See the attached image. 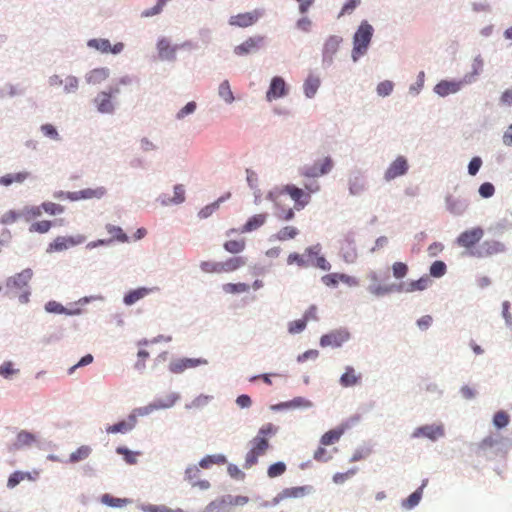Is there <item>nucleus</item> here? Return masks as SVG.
Returning a JSON list of instances; mask_svg holds the SVG:
<instances>
[{
  "label": "nucleus",
  "instance_id": "obj_1",
  "mask_svg": "<svg viewBox=\"0 0 512 512\" xmlns=\"http://www.w3.org/2000/svg\"><path fill=\"white\" fill-rule=\"evenodd\" d=\"M320 190V183L317 180H310L309 182H305L304 188H300L294 184L284 185L278 192H269L267 199L276 202L279 195H289L294 202V209L300 211L311 202L312 194L318 193Z\"/></svg>",
  "mask_w": 512,
  "mask_h": 512
},
{
  "label": "nucleus",
  "instance_id": "obj_2",
  "mask_svg": "<svg viewBox=\"0 0 512 512\" xmlns=\"http://www.w3.org/2000/svg\"><path fill=\"white\" fill-rule=\"evenodd\" d=\"M373 34V28L370 24L367 22L361 23L358 30L356 31L354 37H353V51H352V57L354 61H357V59L364 55L367 51L368 45L371 41Z\"/></svg>",
  "mask_w": 512,
  "mask_h": 512
},
{
  "label": "nucleus",
  "instance_id": "obj_3",
  "mask_svg": "<svg viewBox=\"0 0 512 512\" xmlns=\"http://www.w3.org/2000/svg\"><path fill=\"white\" fill-rule=\"evenodd\" d=\"M334 166L331 157L326 156L321 160L316 161L313 165L304 166L300 170V176L306 179L316 180V178L328 174Z\"/></svg>",
  "mask_w": 512,
  "mask_h": 512
},
{
  "label": "nucleus",
  "instance_id": "obj_4",
  "mask_svg": "<svg viewBox=\"0 0 512 512\" xmlns=\"http://www.w3.org/2000/svg\"><path fill=\"white\" fill-rule=\"evenodd\" d=\"M269 448L268 438L263 436H255L251 440V449L245 457V468H251L258 461V457L264 455Z\"/></svg>",
  "mask_w": 512,
  "mask_h": 512
},
{
  "label": "nucleus",
  "instance_id": "obj_5",
  "mask_svg": "<svg viewBox=\"0 0 512 512\" xmlns=\"http://www.w3.org/2000/svg\"><path fill=\"white\" fill-rule=\"evenodd\" d=\"M313 492L311 485L284 488L273 499L272 504L278 505L288 499L303 498Z\"/></svg>",
  "mask_w": 512,
  "mask_h": 512
},
{
  "label": "nucleus",
  "instance_id": "obj_6",
  "mask_svg": "<svg viewBox=\"0 0 512 512\" xmlns=\"http://www.w3.org/2000/svg\"><path fill=\"white\" fill-rule=\"evenodd\" d=\"M85 240V236L80 234L76 236H58L48 245L47 252L52 253L64 251L84 243Z\"/></svg>",
  "mask_w": 512,
  "mask_h": 512
},
{
  "label": "nucleus",
  "instance_id": "obj_7",
  "mask_svg": "<svg viewBox=\"0 0 512 512\" xmlns=\"http://www.w3.org/2000/svg\"><path fill=\"white\" fill-rule=\"evenodd\" d=\"M265 37L255 35L247 38L244 42L234 47V54L237 56H246L257 52L264 44Z\"/></svg>",
  "mask_w": 512,
  "mask_h": 512
},
{
  "label": "nucleus",
  "instance_id": "obj_8",
  "mask_svg": "<svg viewBox=\"0 0 512 512\" xmlns=\"http://www.w3.org/2000/svg\"><path fill=\"white\" fill-rule=\"evenodd\" d=\"M472 82L473 77L470 76H464L461 81L442 80L435 86L434 91L439 96L445 97L449 94L458 92L464 84H469Z\"/></svg>",
  "mask_w": 512,
  "mask_h": 512
},
{
  "label": "nucleus",
  "instance_id": "obj_9",
  "mask_svg": "<svg viewBox=\"0 0 512 512\" xmlns=\"http://www.w3.org/2000/svg\"><path fill=\"white\" fill-rule=\"evenodd\" d=\"M484 236V230L481 227H474L465 230L456 239L458 246L470 249L477 244Z\"/></svg>",
  "mask_w": 512,
  "mask_h": 512
},
{
  "label": "nucleus",
  "instance_id": "obj_10",
  "mask_svg": "<svg viewBox=\"0 0 512 512\" xmlns=\"http://www.w3.org/2000/svg\"><path fill=\"white\" fill-rule=\"evenodd\" d=\"M32 275L33 273L31 269H24L20 273L12 277H9L6 280L7 289L11 291H22L28 286V283L30 282Z\"/></svg>",
  "mask_w": 512,
  "mask_h": 512
},
{
  "label": "nucleus",
  "instance_id": "obj_11",
  "mask_svg": "<svg viewBox=\"0 0 512 512\" xmlns=\"http://www.w3.org/2000/svg\"><path fill=\"white\" fill-rule=\"evenodd\" d=\"M288 94V88L284 79L280 76L272 78L269 89L266 93L267 101L271 102L275 99L284 97Z\"/></svg>",
  "mask_w": 512,
  "mask_h": 512
},
{
  "label": "nucleus",
  "instance_id": "obj_12",
  "mask_svg": "<svg viewBox=\"0 0 512 512\" xmlns=\"http://www.w3.org/2000/svg\"><path fill=\"white\" fill-rule=\"evenodd\" d=\"M505 246L503 243L496 240L484 241L480 247L471 254L477 257H489L504 252Z\"/></svg>",
  "mask_w": 512,
  "mask_h": 512
},
{
  "label": "nucleus",
  "instance_id": "obj_13",
  "mask_svg": "<svg viewBox=\"0 0 512 512\" xmlns=\"http://www.w3.org/2000/svg\"><path fill=\"white\" fill-rule=\"evenodd\" d=\"M262 13L259 10H253L251 12L240 13L230 17L229 24L232 26L246 28L252 26L258 21Z\"/></svg>",
  "mask_w": 512,
  "mask_h": 512
},
{
  "label": "nucleus",
  "instance_id": "obj_14",
  "mask_svg": "<svg viewBox=\"0 0 512 512\" xmlns=\"http://www.w3.org/2000/svg\"><path fill=\"white\" fill-rule=\"evenodd\" d=\"M350 335L345 330H335L328 334H325L320 339V345L322 347H340L344 342L349 339Z\"/></svg>",
  "mask_w": 512,
  "mask_h": 512
},
{
  "label": "nucleus",
  "instance_id": "obj_15",
  "mask_svg": "<svg viewBox=\"0 0 512 512\" xmlns=\"http://www.w3.org/2000/svg\"><path fill=\"white\" fill-rule=\"evenodd\" d=\"M106 194L104 187L86 188L80 191L67 194V199L70 201H78L84 199H100Z\"/></svg>",
  "mask_w": 512,
  "mask_h": 512
},
{
  "label": "nucleus",
  "instance_id": "obj_16",
  "mask_svg": "<svg viewBox=\"0 0 512 512\" xmlns=\"http://www.w3.org/2000/svg\"><path fill=\"white\" fill-rule=\"evenodd\" d=\"M444 436V427L443 425H425L418 427L414 430L412 437H426L432 441L437 440L440 437Z\"/></svg>",
  "mask_w": 512,
  "mask_h": 512
},
{
  "label": "nucleus",
  "instance_id": "obj_17",
  "mask_svg": "<svg viewBox=\"0 0 512 512\" xmlns=\"http://www.w3.org/2000/svg\"><path fill=\"white\" fill-rule=\"evenodd\" d=\"M408 170L407 160L403 156L397 157L387 168L384 178L391 181L396 177L404 175Z\"/></svg>",
  "mask_w": 512,
  "mask_h": 512
},
{
  "label": "nucleus",
  "instance_id": "obj_18",
  "mask_svg": "<svg viewBox=\"0 0 512 512\" xmlns=\"http://www.w3.org/2000/svg\"><path fill=\"white\" fill-rule=\"evenodd\" d=\"M367 278L370 281L368 290L371 294L375 296H384L393 291V286L380 284V277L377 272L370 271L367 275Z\"/></svg>",
  "mask_w": 512,
  "mask_h": 512
},
{
  "label": "nucleus",
  "instance_id": "obj_19",
  "mask_svg": "<svg viewBox=\"0 0 512 512\" xmlns=\"http://www.w3.org/2000/svg\"><path fill=\"white\" fill-rule=\"evenodd\" d=\"M87 45L90 48H94L102 53H112V54H118L124 48V45L121 42L116 43L115 45L112 46L108 39H91L88 41Z\"/></svg>",
  "mask_w": 512,
  "mask_h": 512
},
{
  "label": "nucleus",
  "instance_id": "obj_20",
  "mask_svg": "<svg viewBox=\"0 0 512 512\" xmlns=\"http://www.w3.org/2000/svg\"><path fill=\"white\" fill-rule=\"evenodd\" d=\"M118 92V88L112 89L110 92H100L94 100L98 111L101 113H112L114 111V105L112 103V94Z\"/></svg>",
  "mask_w": 512,
  "mask_h": 512
},
{
  "label": "nucleus",
  "instance_id": "obj_21",
  "mask_svg": "<svg viewBox=\"0 0 512 512\" xmlns=\"http://www.w3.org/2000/svg\"><path fill=\"white\" fill-rule=\"evenodd\" d=\"M500 441V436L488 435L477 444L476 453L480 456H486L500 443Z\"/></svg>",
  "mask_w": 512,
  "mask_h": 512
},
{
  "label": "nucleus",
  "instance_id": "obj_22",
  "mask_svg": "<svg viewBox=\"0 0 512 512\" xmlns=\"http://www.w3.org/2000/svg\"><path fill=\"white\" fill-rule=\"evenodd\" d=\"M347 429L348 424H342L324 433L320 439L321 445L328 446L338 442Z\"/></svg>",
  "mask_w": 512,
  "mask_h": 512
},
{
  "label": "nucleus",
  "instance_id": "obj_23",
  "mask_svg": "<svg viewBox=\"0 0 512 512\" xmlns=\"http://www.w3.org/2000/svg\"><path fill=\"white\" fill-rule=\"evenodd\" d=\"M136 425L135 415H129L127 420L120 421L114 425H110L106 428V432L109 434L115 433H126L132 430Z\"/></svg>",
  "mask_w": 512,
  "mask_h": 512
},
{
  "label": "nucleus",
  "instance_id": "obj_24",
  "mask_svg": "<svg viewBox=\"0 0 512 512\" xmlns=\"http://www.w3.org/2000/svg\"><path fill=\"white\" fill-rule=\"evenodd\" d=\"M319 252V246L308 247L305 250V254H307L309 257H315V262H313L314 266L321 270L329 271L331 269V264L326 260L324 256L319 255Z\"/></svg>",
  "mask_w": 512,
  "mask_h": 512
},
{
  "label": "nucleus",
  "instance_id": "obj_25",
  "mask_svg": "<svg viewBox=\"0 0 512 512\" xmlns=\"http://www.w3.org/2000/svg\"><path fill=\"white\" fill-rule=\"evenodd\" d=\"M267 217H268V215L266 213H260V214L253 215L243 225L240 232L248 233V232L257 230L258 228H260L262 225L265 224Z\"/></svg>",
  "mask_w": 512,
  "mask_h": 512
},
{
  "label": "nucleus",
  "instance_id": "obj_26",
  "mask_svg": "<svg viewBox=\"0 0 512 512\" xmlns=\"http://www.w3.org/2000/svg\"><path fill=\"white\" fill-rule=\"evenodd\" d=\"M159 57L163 60H173L177 47L171 46L166 38H162L157 43Z\"/></svg>",
  "mask_w": 512,
  "mask_h": 512
},
{
  "label": "nucleus",
  "instance_id": "obj_27",
  "mask_svg": "<svg viewBox=\"0 0 512 512\" xmlns=\"http://www.w3.org/2000/svg\"><path fill=\"white\" fill-rule=\"evenodd\" d=\"M30 177V173L27 171H21L17 173H9L0 177V185L10 186L14 183L21 184Z\"/></svg>",
  "mask_w": 512,
  "mask_h": 512
},
{
  "label": "nucleus",
  "instance_id": "obj_28",
  "mask_svg": "<svg viewBox=\"0 0 512 512\" xmlns=\"http://www.w3.org/2000/svg\"><path fill=\"white\" fill-rule=\"evenodd\" d=\"M109 74L108 68H95L86 75V81L89 84L97 85L104 82L109 77Z\"/></svg>",
  "mask_w": 512,
  "mask_h": 512
},
{
  "label": "nucleus",
  "instance_id": "obj_29",
  "mask_svg": "<svg viewBox=\"0 0 512 512\" xmlns=\"http://www.w3.org/2000/svg\"><path fill=\"white\" fill-rule=\"evenodd\" d=\"M360 379L361 375L357 374L353 367L347 366L345 372L340 377V384L343 387H351L357 385Z\"/></svg>",
  "mask_w": 512,
  "mask_h": 512
},
{
  "label": "nucleus",
  "instance_id": "obj_30",
  "mask_svg": "<svg viewBox=\"0 0 512 512\" xmlns=\"http://www.w3.org/2000/svg\"><path fill=\"white\" fill-rule=\"evenodd\" d=\"M246 258L242 256H235L221 262L222 273L233 272L246 265Z\"/></svg>",
  "mask_w": 512,
  "mask_h": 512
},
{
  "label": "nucleus",
  "instance_id": "obj_31",
  "mask_svg": "<svg viewBox=\"0 0 512 512\" xmlns=\"http://www.w3.org/2000/svg\"><path fill=\"white\" fill-rule=\"evenodd\" d=\"M430 278L428 276H423L418 280L410 281L409 283L401 286V290L405 292H415V291H423L430 284Z\"/></svg>",
  "mask_w": 512,
  "mask_h": 512
},
{
  "label": "nucleus",
  "instance_id": "obj_32",
  "mask_svg": "<svg viewBox=\"0 0 512 512\" xmlns=\"http://www.w3.org/2000/svg\"><path fill=\"white\" fill-rule=\"evenodd\" d=\"M151 291V289L145 287L131 290L124 296V303L126 305H133L140 299H143L145 296H147Z\"/></svg>",
  "mask_w": 512,
  "mask_h": 512
},
{
  "label": "nucleus",
  "instance_id": "obj_33",
  "mask_svg": "<svg viewBox=\"0 0 512 512\" xmlns=\"http://www.w3.org/2000/svg\"><path fill=\"white\" fill-rule=\"evenodd\" d=\"M320 86V79L317 76L310 75L305 80L303 89L304 93L308 98H312Z\"/></svg>",
  "mask_w": 512,
  "mask_h": 512
},
{
  "label": "nucleus",
  "instance_id": "obj_34",
  "mask_svg": "<svg viewBox=\"0 0 512 512\" xmlns=\"http://www.w3.org/2000/svg\"><path fill=\"white\" fill-rule=\"evenodd\" d=\"M365 189L363 176L355 174L349 178V191L351 195H358Z\"/></svg>",
  "mask_w": 512,
  "mask_h": 512
},
{
  "label": "nucleus",
  "instance_id": "obj_35",
  "mask_svg": "<svg viewBox=\"0 0 512 512\" xmlns=\"http://www.w3.org/2000/svg\"><path fill=\"white\" fill-rule=\"evenodd\" d=\"M185 200V189L183 185L178 184L174 186V197L173 198H161L162 205H169V204H180L184 202Z\"/></svg>",
  "mask_w": 512,
  "mask_h": 512
},
{
  "label": "nucleus",
  "instance_id": "obj_36",
  "mask_svg": "<svg viewBox=\"0 0 512 512\" xmlns=\"http://www.w3.org/2000/svg\"><path fill=\"white\" fill-rule=\"evenodd\" d=\"M42 213H43L42 204L38 205V206H25L21 210L22 218L27 222L40 217L42 215Z\"/></svg>",
  "mask_w": 512,
  "mask_h": 512
},
{
  "label": "nucleus",
  "instance_id": "obj_37",
  "mask_svg": "<svg viewBox=\"0 0 512 512\" xmlns=\"http://www.w3.org/2000/svg\"><path fill=\"white\" fill-rule=\"evenodd\" d=\"M36 441V436L31 432L22 430L17 434L16 444L18 447L32 446Z\"/></svg>",
  "mask_w": 512,
  "mask_h": 512
},
{
  "label": "nucleus",
  "instance_id": "obj_38",
  "mask_svg": "<svg viewBox=\"0 0 512 512\" xmlns=\"http://www.w3.org/2000/svg\"><path fill=\"white\" fill-rule=\"evenodd\" d=\"M299 234V230L294 226H285L281 228L276 234L275 238L279 241H287L294 239Z\"/></svg>",
  "mask_w": 512,
  "mask_h": 512
},
{
  "label": "nucleus",
  "instance_id": "obj_39",
  "mask_svg": "<svg viewBox=\"0 0 512 512\" xmlns=\"http://www.w3.org/2000/svg\"><path fill=\"white\" fill-rule=\"evenodd\" d=\"M223 247L229 253L239 254L245 250L246 241L245 239L229 240L224 243Z\"/></svg>",
  "mask_w": 512,
  "mask_h": 512
},
{
  "label": "nucleus",
  "instance_id": "obj_40",
  "mask_svg": "<svg viewBox=\"0 0 512 512\" xmlns=\"http://www.w3.org/2000/svg\"><path fill=\"white\" fill-rule=\"evenodd\" d=\"M447 209L453 214H461L467 207V203L455 199L452 196L446 198Z\"/></svg>",
  "mask_w": 512,
  "mask_h": 512
},
{
  "label": "nucleus",
  "instance_id": "obj_41",
  "mask_svg": "<svg viewBox=\"0 0 512 512\" xmlns=\"http://www.w3.org/2000/svg\"><path fill=\"white\" fill-rule=\"evenodd\" d=\"M91 448L87 445L80 446L76 451L72 452L69 456L70 463H77L83 461L91 454Z\"/></svg>",
  "mask_w": 512,
  "mask_h": 512
},
{
  "label": "nucleus",
  "instance_id": "obj_42",
  "mask_svg": "<svg viewBox=\"0 0 512 512\" xmlns=\"http://www.w3.org/2000/svg\"><path fill=\"white\" fill-rule=\"evenodd\" d=\"M226 463V457L224 455L218 454V455H208L201 459L199 462V466L203 469H208L213 464H225Z\"/></svg>",
  "mask_w": 512,
  "mask_h": 512
},
{
  "label": "nucleus",
  "instance_id": "obj_43",
  "mask_svg": "<svg viewBox=\"0 0 512 512\" xmlns=\"http://www.w3.org/2000/svg\"><path fill=\"white\" fill-rule=\"evenodd\" d=\"M218 94L226 103L230 104L234 101V95L228 80H224L219 85Z\"/></svg>",
  "mask_w": 512,
  "mask_h": 512
},
{
  "label": "nucleus",
  "instance_id": "obj_44",
  "mask_svg": "<svg viewBox=\"0 0 512 512\" xmlns=\"http://www.w3.org/2000/svg\"><path fill=\"white\" fill-rule=\"evenodd\" d=\"M52 225H53L52 221H49V220H41V221L33 222L29 227V231L32 233L36 232V233L44 234V233H47L51 229Z\"/></svg>",
  "mask_w": 512,
  "mask_h": 512
},
{
  "label": "nucleus",
  "instance_id": "obj_45",
  "mask_svg": "<svg viewBox=\"0 0 512 512\" xmlns=\"http://www.w3.org/2000/svg\"><path fill=\"white\" fill-rule=\"evenodd\" d=\"M223 290L229 294L244 293L249 290V285L246 283H227L223 285Z\"/></svg>",
  "mask_w": 512,
  "mask_h": 512
},
{
  "label": "nucleus",
  "instance_id": "obj_46",
  "mask_svg": "<svg viewBox=\"0 0 512 512\" xmlns=\"http://www.w3.org/2000/svg\"><path fill=\"white\" fill-rule=\"evenodd\" d=\"M106 229L107 232L111 235V239H109L110 242L112 240H117L120 242H126L128 240L127 235L122 231L120 227L114 225H107Z\"/></svg>",
  "mask_w": 512,
  "mask_h": 512
},
{
  "label": "nucleus",
  "instance_id": "obj_47",
  "mask_svg": "<svg viewBox=\"0 0 512 512\" xmlns=\"http://www.w3.org/2000/svg\"><path fill=\"white\" fill-rule=\"evenodd\" d=\"M42 207H43V212H45L51 216L62 214L65 210L64 206L54 203V202H50V201L43 202Z\"/></svg>",
  "mask_w": 512,
  "mask_h": 512
},
{
  "label": "nucleus",
  "instance_id": "obj_48",
  "mask_svg": "<svg viewBox=\"0 0 512 512\" xmlns=\"http://www.w3.org/2000/svg\"><path fill=\"white\" fill-rule=\"evenodd\" d=\"M427 484V480H425L422 484V486L420 488H418L415 492H413L408 498L407 500L405 501L404 505L405 507L407 508H413L414 506H416L421 497H422V491H423V488L424 486Z\"/></svg>",
  "mask_w": 512,
  "mask_h": 512
},
{
  "label": "nucleus",
  "instance_id": "obj_49",
  "mask_svg": "<svg viewBox=\"0 0 512 512\" xmlns=\"http://www.w3.org/2000/svg\"><path fill=\"white\" fill-rule=\"evenodd\" d=\"M510 417L505 411H498L494 414L493 424L498 429L504 428L509 424Z\"/></svg>",
  "mask_w": 512,
  "mask_h": 512
},
{
  "label": "nucleus",
  "instance_id": "obj_50",
  "mask_svg": "<svg viewBox=\"0 0 512 512\" xmlns=\"http://www.w3.org/2000/svg\"><path fill=\"white\" fill-rule=\"evenodd\" d=\"M200 268L205 273H222L221 262L202 261Z\"/></svg>",
  "mask_w": 512,
  "mask_h": 512
},
{
  "label": "nucleus",
  "instance_id": "obj_51",
  "mask_svg": "<svg viewBox=\"0 0 512 512\" xmlns=\"http://www.w3.org/2000/svg\"><path fill=\"white\" fill-rule=\"evenodd\" d=\"M447 271L446 264L443 261H435L430 266V275L435 278H440L445 275Z\"/></svg>",
  "mask_w": 512,
  "mask_h": 512
},
{
  "label": "nucleus",
  "instance_id": "obj_52",
  "mask_svg": "<svg viewBox=\"0 0 512 512\" xmlns=\"http://www.w3.org/2000/svg\"><path fill=\"white\" fill-rule=\"evenodd\" d=\"M286 471V465L284 462H276L269 466L267 475L270 478H276L284 474Z\"/></svg>",
  "mask_w": 512,
  "mask_h": 512
},
{
  "label": "nucleus",
  "instance_id": "obj_53",
  "mask_svg": "<svg viewBox=\"0 0 512 512\" xmlns=\"http://www.w3.org/2000/svg\"><path fill=\"white\" fill-rule=\"evenodd\" d=\"M223 200H224V198L221 197L217 201L213 202L212 204H209V205L205 206L204 208H202L198 213L199 218L205 219V218L209 217L210 215H212V213H214L219 208V205Z\"/></svg>",
  "mask_w": 512,
  "mask_h": 512
},
{
  "label": "nucleus",
  "instance_id": "obj_54",
  "mask_svg": "<svg viewBox=\"0 0 512 512\" xmlns=\"http://www.w3.org/2000/svg\"><path fill=\"white\" fill-rule=\"evenodd\" d=\"M19 218H22V215H21V211L20 212H16L14 210H9L7 212H5L1 218H0V223L4 224V225H9V224H13L14 222H16Z\"/></svg>",
  "mask_w": 512,
  "mask_h": 512
},
{
  "label": "nucleus",
  "instance_id": "obj_55",
  "mask_svg": "<svg viewBox=\"0 0 512 512\" xmlns=\"http://www.w3.org/2000/svg\"><path fill=\"white\" fill-rule=\"evenodd\" d=\"M392 272H393V276L396 279H402L408 273V266H407V264H405L403 262H395L392 265Z\"/></svg>",
  "mask_w": 512,
  "mask_h": 512
},
{
  "label": "nucleus",
  "instance_id": "obj_56",
  "mask_svg": "<svg viewBox=\"0 0 512 512\" xmlns=\"http://www.w3.org/2000/svg\"><path fill=\"white\" fill-rule=\"evenodd\" d=\"M287 264L293 265L296 264L299 267H307L309 265V261L304 258V255H300L298 253H291L287 257Z\"/></svg>",
  "mask_w": 512,
  "mask_h": 512
},
{
  "label": "nucleus",
  "instance_id": "obj_57",
  "mask_svg": "<svg viewBox=\"0 0 512 512\" xmlns=\"http://www.w3.org/2000/svg\"><path fill=\"white\" fill-rule=\"evenodd\" d=\"M116 452L120 455H123L124 457V460L128 463V464H135L137 462V456L139 453L137 452H133V451H130L128 450L127 448L125 447H118L116 449Z\"/></svg>",
  "mask_w": 512,
  "mask_h": 512
},
{
  "label": "nucleus",
  "instance_id": "obj_58",
  "mask_svg": "<svg viewBox=\"0 0 512 512\" xmlns=\"http://www.w3.org/2000/svg\"><path fill=\"white\" fill-rule=\"evenodd\" d=\"M341 39L337 36H331L325 43L324 50L326 53H335L339 47Z\"/></svg>",
  "mask_w": 512,
  "mask_h": 512
},
{
  "label": "nucleus",
  "instance_id": "obj_59",
  "mask_svg": "<svg viewBox=\"0 0 512 512\" xmlns=\"http://www.w3.org/2000/svg\"><path fill=\"white\" fill-rule=\"evenodd\" d=\"M394 88L393 82L389 80L382 81L377 86V93L380 96H388Z\"/></svg>",
  "mask_w": 512,
  "mask_h": 512
},
{
  "label": "nucleus",
  "instance_id": "obj_60",
  "mask_svg": "<svg viewBox=\"0 0 512 512\" xmlns=\"http://www.w3.org/2000/svg\"><path fill=\"white\" fill-rule=\"evenodd\" d=\"M306 324H307V321L304 318L295 320V321H292L289 323L288 330L292 334L300 333L305 329Z\"/></svg>",
  "mask_w": 512,
  "mask_h": 512
},
{
  "label": "nucleus",
  "instance_id": "obj_61",
  "mask_svg": "<svg viewBox=\"0 0 512 512\" xmlns=\"http://www.w3.org/2000/svg\"><path fill=\"white\" fill-rule=\"evenodd\" d=\"M321 281L324 285H326L328 287H336L338 285V283L340 282L339 273L326 274V275L322 276Z\"/></svg>",
  "mask_w": 512,
  "mask_h": 512
},
{
  "label": "nucleus",
  "instance_id": "obj_62",
  "mask_svg": "<svg viewBox=\"0 0 512 512\" xmlns=\"http://www.w3.org/2000/svg\"><path fill=\"white\" fill-rule=\"evenodd\" d=\"M24 481L23 472L22 471H15L12 473L7 481V487L12 489L16 487L20 482Z\"/></svg>",
  "mask_w": 512,
  "mask_h": 512
},
{
  "label": "nucleus",
  "instance_id": "obj_63",
  "mask_svg": "<svg viewBox=\"0 0 512 512\" xmlns=\"http://www.w3.org/2000/svg\"><path fill=\"white\" fill-rule=\"evenodd\" d=\"M41 132L48 138L59 140V134L52 124H44L41 126Z\"/></svg>",
  "mask_w": 512,
  "mask_h": 512
},
{
  "label": "nucleus",
  "instance_id": "obj_64",
  "mask_svg": "<svg viewBox=\"0 0 512 512\" xmlns=\"http://www.w3.org/2000/svg\"><path fill=\"white\" fill-rule=\"evenodd\" d=\"M313 458L318 462H327L331 459V455L328 454V451L320 446L314 452Z\"/></svg>",
  "mask_w": 512,
  "mask_h": 512
}]
</instances>
